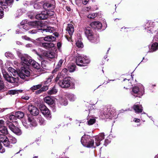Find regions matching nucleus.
Segmentation results:
<instances>
[{"label":"nucleus","instance_id":"1","mask_svg":"<svg viewBox=\"0 0 158 158\" xmlns=\"http://www.w3.org/2000/svg\"><path fill=\"white\" fill-rule=\"evenodd\" d=\"M104 134L103 133L99 134L95 137V141L90 136L84 135L81 138V142L85 147L87 148L93 147L95 148L99 146L101 141L104 138Z\"/></svg>","mask_w":158,"mask_h":158},{"label":"nucleus","instance_id":"2","mask_svg":"<svg viewBox=\"0 0 158 158\" xmlns=\"http://www.w3.org/2000/svg\"><path fill=\"white\" fill-rule=\"evenodd\" d=\"M8 138L3 135H0V152L2 153L5 152V149L3 148L1 144L2 143L4 146L8 148H11L12 144L15 143L17 141L16 139L14 137L9 134Z\"/></svg>","mask_w":158,"mask_h":158},{"label":"nucleus","instance_id":"3","mask_svg":"<svg viewBox=\"0 0 158 158\" xmlns=\"http://www.w3.org/2000/svg\"><path fill=\"white\" fill-rule=\"evenodd\" d=\"M32 26L35 27L39 28L41 27L40 29L39 30H41V32L43 33L44 32L52 33L54 30V28L50 27H48L46 28L43 27V24L40 21H36L35 22H31L30 24H25L23 26L20 27V29L21 30H23L24 31H25L28 30L31 27V26Z\"/></svg>","mask_w":158,"mask_h":158},{"label":"nucleus","instance_id":"4","mask_svg":"<svg viewBox=\"0 0 158 158\" xmlns=\"http://www.w3.org/2000/svg\"><path fill=\"white\" fill-rule=\"evenodd\" d=\"M8 71L15 76V77L11 76L4 70H2L3 76L5 80L10 83H18L19 80V74L17 71L12 67L8 68Z\"/></svg>","mask_w":158,"mask_h":158},{"label":"nucleus","instance_id":"5","mask_svg":"<svg viewBox=\"0 0 158 158\" xmlns=\"http://www.w3.org/2000/svg\"><path fill=\"white\" fill-rule=\"evenodd\" d=\"M22 123L23 126L26 128L35 127L37 125V122L31 116L28 117L27 120H23Z\"/></svg>","mask_w":158,"mask_h":158},{"label":"nucleus","instance_id":"6","mask_svg":"<svg viewBox=\"0 0 158 158\" xmlns=\"http://www.w3.org/2000/svg\"><path fill=\"white\" fill-rule=\"evenodd\" d=\"M144 92V87L142 85L140 84L138 86H135L133 88L131 94L135 97H140L143 95Z\"/></svg>","mask_w":158,"mask_h":158},{"label":"nucleus","instance_id":"7","mask_svg":"<svg viewBox=\"0 0 158 158\" xmlns=\"http://www.w3.org/2000/svg\"><path fill=\"white\" fill-rule=\"evenodd\" d=\"M90 61V60L86 56L83 57L79 54L76 56V63L77 65L84 66L89 63Z\"/></svg>","mask_w":158,"mask_h":158},{"label":"nucleus","instance_id":"8","mask_svg":"<svg viewBox=\"0 0 158 158\" xmlns=\"http://www.w3.org/2000/svg\"><path fill=\"white\" fill-rule=\"evenodd\" d=\"M18 1L19 0H16ZM13 1V0H0V4L3 7L0 6V19L3 17V8H6L5 6H9L10 7Z\"/></svg>","mask_w":158,"mask_h":158},{"label":"nucleus","instance_id":"9","mask_svg":"<svg viewBox=\"0 0 158 158\" xmlns=\"http://www.w3.org/2000/svg\"><path fill=\"white\" fill-rule=\"evenodd\" d=\"M58 83L59 85L62 88H68L73 85L72 80L70 77L65 78L63 80L60 81Z\"/></svg>","mask_w":158,"mask_h":158},{"label":"nucleus","instance_id":"10","mask_svg":"<svg viewBox=\"0 0 158 158\" xmlns=\"http://www.w3.org/2000/svg\"><path fill=\"white\" fill-rule=\"evenodd\" d=\"M54 12L52 11L45 10L43 11L41 13L38 14L35 16L36 19H46L49 17L53 15Z\"/></svg>","mask_w":158,"mask_h":158},{"label":"nucleus","instance_id":"11","mask_svg":"<svg viewBox=\"0 0 158 158\" xmlns=\"http://www.w3.org/2000/svg\"><path fill=\"white\" fill-rule=\"evenodd\" d=\"M6 125L8 126L10 129L14 133L18 135H20L22 134L21 130L18 127H15L12 123L9 120L6 122Z\"/></svg>","mask_w":158,"mask_h":158},{"label":"nucleus","instance_id":"12","mask_svg":"<svg viewBox=\"0 0 158 158\" xmlns=\"http://www.w3.org/2000/svg\"><path fill=\"white\" fill-rule=\"evenodd\" d=\"M101 111L103 118H111L113 117L114 111L110 109L105 108Z\"/></svg>","mask_w":158,"mask_h":158},{"label":"nucleus","instance_id":"13","mask_svg":"<svg viewBox=\"0 0 158 158\" xmlns=\"http://www.w3.org/2000/svg\"><path fill=\"white\" fill-rule=\"evenodd\" d=\"M21 64L23 66H29L31 64V59L27 54L23 55L21 57Z\"/></svg>","mask_w":158,"mask_h":158},{"label":"nucleus","instance_id":"14","mask_svg":"<svg viewBox=\"0 0 158 158\" xmlns=\"http://www.w3.org/2000/svg\"><path fill=\"white\" fill-rule=\"evenodd\" d=\"M40 110L44 115L48 119L50 118L51 117V114L49 109L44 105H41L40 106Z\"/></svg>","mask_w":158,"mask_h":158},{"label":"nucleus","instance_id":"15","mask_svg":"<svg viewBox=\"0 0 158 158\" xmlns=\"http://www.w3.org/2000/svg\"><path fill=\"white\" fill-rule=\"evenodd\" d=\"M156 32V35L153 40V43L151 47V51H154L158 49V29L155 31Z\"/></svg>","mask_w":158,"mask_h":158},{"label":"nucleus","instance_id":"16","mask_svg":"<svg viewBox=\"0 0 158 158\" xmlns=\"http://www.w3.org/2000/svg\"><path fill=\"white\" fill-rule=\"evenodd\" d=\"M30 75L29 71L24 68H22L21 71L19 74V76L22 79H24L26 77H28Z\"/></svg>","mask_w":158,"mask_h":158},{"label":"nucleus","instance_id":"17","mask_svg":"<svg viewBox=\"0 0 158 158\" xmlns=\"http://www.w3.org/2000/svg\"><path fill=\"white\" fill-rule=\"evenodd\" d=\"M28 110L31 114L33 115H37L39 114V111L35 106L32 105H29Z\"/></svg>","mask_w":158,"mask_h":158},{"label":"nucleus","instance_id":"18","mask_svg":"<svg viewBox=\"0 0 158 158\" xmlns=\"http://www.w3.org/2000/svg\"><path fill=\"white\" fill-rule=\"evenodd\" d=\"M55 37L52 35H48L44 37H40L37 39L38 41H41L44 40L47 41H53L56 40Z\"/></svg>","mask_w":158,"mask_h":158},{"label":"nucleus","instance_id":"19","mask_svg":"<svg viewBox=\"0 0 158 158\" xmlns=\"http://www.w3.org/2000/svg\"><path fill=\"white\" fill-rule=\"evenodd\" d=\"M43 6L45 9L48 8L52 10L55 8V3L53 1L46 2L43 4Z\"/></svg>","mask_w":158,"mask_h":158},{"label":"nucleus","instance_id":"20","mask_svg":"<svg viewBox=\"0 0 158 158\" xmlns=\"http://www.w3.org/2000/svg\"><path fill=\"white\" fill-rule=\"evenodd\" d=\"M91 26L95 29H100L102 27V25L101 23L98 21L93 22L90 23Z\"/></svg>","mask_w":158,"mask_h":158},{"label":"nucleus","instance_id":"21","mask_svg":"<svg viewBox=\"0 0 158 158\" xmlns=\"http://www.w3.org/2000/svg\"><path fill=\"white\" fill-rule=\"evenodd\" d=\"M66 30L67 31L66 33L69 34L70 36L69 38H70L74 31V27L73 25L71 24H69L66 29Z\"/></svg>","mask_w":158,"mask_h":158},{"label":"nucleus","instance_id":"22","mask_svg":"<svg viewBox=\"0 0 158 158\" xmlns=\"http://www.w3.org/2000/svg\"><path fill=\"white\" fill-rule=\"evenodd\" d=\"M4 121L2 120H0V131L2 133L5 134H8V131L6 127L2 125L3 124Z\"/></svg>","mask_w":158,"mask_h":158},{"label":"nucleus","instance_id":"23","mask_svg":"<svg viewBox=\"0 0 158 158\" xmlns=\"http://www.w3.org/2000/svg\"><path fill=\"white\" fill-rule=\"evenodd\" d=\"M85 33L86 36L88 39H89L90 40L91 39L90 35L93 33L91 30V28L89 27H86L85 29Z\"/></svg>","mask_w":158,"mask_h":158},{"label":"nucleus","instance_id":"24","mask_svg":"<svg viewBox=\"0 0 158 158\" xmlns=\"http://www.w3.org/2000/svg\"><path fill=\"white\" fill-rule=\"evenodd\" d=\"M133 107L135 112L139 113L142 112L143 109L142 106L137 103L135 104Z\"/></svg>","mask_w":158,"mask_h":158},{"label":"nucleus","instance_id":"25","mask_svg":"<svg viewBox=\"0 0 158 158\" xmlns=\"http://www.w3.org/2000/svg\"><path fill=\"white\" fill-rule=\"evenodd\" d=\"M91 36V39L92 40H90L89 39H88L91 42L95 43L97 42L99 40V37L96 34H93L92 35H90Z\"/></svg>","mask_w":158,"mask_h":158},{"label":"nucleus","instance_id":"26","mask_svg":"<svg viewBox=\"0 0 158 158\" xmlns=\"http://www.w3.org/2000/svg\"><path fill=\"white\" fill-rule=\"evenodd\" d=\"M44 101L48 105H52L54 103V101L49 96L44 98Z\"/></svg>","mask_w":158,"mask_h":158},{"label":"nucleus","instance_id":"27","mask_svg":"<svg viewBox=\"0 0 158 158\" xmlns=\"http://www.w3.org/2000/svg\"><path fill=\"white\" fill-rule=\"evenodd\" d=\"M31 64L30 65H31L34 68L37 69H39L40 68V65L35 60H31Z\"/></svg>","mask_w":158,"mask_h":158},{"label":"nucleus","instance_id":"28","mask_svg":"<svg viewBox=\"0 0 158 158\" xmlns=\"http://www.w3.org/2000/svg\"><path fill=\"white\" fill-rule=\"evenodd\" d=\"M37 119L40 125H44L45 124L46 122L45 120L41 116H38Z\"/></svg>","mask_w":158,"mask_h":158},{"label":"nucleus","instance_id":"29","mask_svg":"<svg viewBox=\"0 0 158 158\" xmlns=\"http://www.w3.org/2000/svg\"><path fill=\"white\" fill-rule=\"evenodd\" d=\"M57 92V90L55 87H54L49 90L48 92L49 95H52L56 94Z\"/></svg>","mask_w":158,"mask_h":158},{"label":"nucleus","instance_id":"30","mask_svg":"<svg viewBox=\"0 0 158 158\" xmlns=\"http://www.w3.org/2000/svg\"><path fill=\"white\" fill-rule=\"evenodd\" d=\"M56 54L52 52H48L46 54V56L49 58H53L56 56Z\"/></svg>","mask_w":158,"mask_h":158},{"label":"nucleus","instance_id":"31","mask_svg":"<svg viewBox=\"0 0 158 158\" xmlns=\"http://www.w3.org/2000/svg\"><path fill=\"white\" fill-rule=\"evenodd\" d=\"M42 46L45 48L53 47L54 46V44L51 43H42Z\"/></svg>","mask_w":158,"mask_h":158},{"label":"nucleus","instance_id":"32","mask_svg":"<svg viewBox=\"0 0 158 158\" xmlns=\"http://www.w3.org/2000/svg\"><path fill=\"white\" fill-rule=\"evenodd\" d=\"M15 115L17 118H22L24 116V114L22 112L18 111L16 112Z\"/></svg>","mask_w":158,"mask_h":158},{"label":"nucleus","instance_id":"33","mask_svg":"<svg viewBox=\"0 0 158 158\" xmlns=\"http://www.w3.org/2000/svg\"><path fill=\"white\" fill-rule=\"evenodd\" d=\"M5 87L3 82L0 80V92H3L5 90Z\"/></svg>","mask_w":158,"mask_h":158},{"label":"nucleus","instance_id":"34","mask_svg":"<svg viewBox=\"0 0 158 158\" xmlns=\"http://www.w3.org/2000/svg\"><path fill=\"white\" fill-rule=\"evenodd\" d=\"M41 86L42 85L41 84L33 85L30 88V89L31 90L34 91L35 90H36L40 88Z\"/></svg>","mask_w":158,"mask_h":158},{"label":"nucleus","instance_id":"35","mask_svg":"<svg viewBox=\"0 0 158 158\" xmlns=\"http://www.w3.org/2000/svg\"><path fill=\"white\" fill-rule=\"evenodd\" d=\"M154 23H152L151 21H148L146 24V27L145 28V29H147V28H149L151 27H152L154 26Z\"/></svg>","mask_w":158,"mask_h":158},{"label":"nucleus","instance_id":"36","mask_svg":"<svg viewBox=\"0 0 158 158\" xmlns=\"http://www.w3.org/2000/svg\"><path fill=\"white\" fill-rule=\"evenodd\" d=\"M89 118V117L88 118L89 120L88 121V124L89 125H92L95 123L96 120L94 118L92 117L90 118Z\"/></svg>","mask_w":158,"mask_h":158},{"label":"nucleus","instance_id":"37","mask_svg":"<svg viewBox=\"0 0 158 158\" xmlns=\"http://www.w3.org/2000/svg\"><path fill=\"white\" fill-rule=\"evenodd\" d=\"M76 66L75 64L70 65L68 67V70L70 72H73L75 70Z\"/></svg>","mask_w":158,"mask_h":158},{"label":"nucleus","instance_id":"38","mask_svg":"<svg viewBox=\"0 0 158 158\" xmlns=\"http://www.w3.org/2000/svg\"><path fill=\"white\" fill-rule=\"evenodd\" d=\"M7 116L8 118V119L13 122L15 121L17 118L16 115H8Z\"/></svg>","mask_w":158,"mask_h":158},{"label":"nucleus","instance_id":"39","mask_svg":"<svg viewBox=\"0 0 158 158\" xmlns=\"http://www.w3.org/2000/svg\"><path fill=\"white\" fill-rule=\"evenodd\" d=\"M68 97L69 99L71 101H74L76 98L75 96L72 94H68Z\"/></svg>","mask_w":158,"mask_h":158},{"label":"nucleus","instance_id":"40","mask_svg":"<svg viewBox=\"0 0 158 158\" xmlns=\"http://www.w3.org/2000/svg\"><path fill=\"white\" fill-rule=\"evenodd\" d=\"M76 46L78 48H83V45L82 42L81 40H78L76 42Z\"/></svg>","mask_w":158,"mask_h":158},{"label":"nucleus","instance_id":"41","mask_svg":"<svg viewBox=\"0 0 158 158\" xmlns=\"http://www.w3.org/2000/svg\"><path fill=\"white\" fill-rule=\"evenodd\" d=\"M60 103L62 105L66 106L68 104V101L65 98H61L60 100Z\"/></svg>","mask_w":158,"mask_h":158},{"label":"nucleus","instance_id":"42","mask_svg":"<svg viewBox=\"0 0 158 158\" xmlns=\"http://www.w3.org/2000/svg\"><path fill=\"white\" fill-rule=\"evenodd\" d=\"M5 55V56L7 58H12L13 57V54L9 52H6Z\"/></svg>","mask_w":158,"mask_h":158},{"label":"nucleus","instance_id":"43","mask_svg":"<svg viewBox=\"0 0 158 158\" xmlns=\"http://www.w3.org/2000/svg\"><path fill=\"white\" fill-rule=\"evenodd\" d=\"M64 60L62 59L58 61L56 66V67L59 68H60L61 67L62 63L64 62Z\"/></svg>","mask_w":158,"mask_h":158},{"label":"nucleus","instance_id":"44","mask_svg":"<svg viewBox=\"0 0 158 158\" xmlns=\"http://www.w3.org/2000/svg\"><path fill=\"white\" fill-rule=\"evenodd\" d=\"M9 93L10 94L15 95L18 94V91L17 90H11L9 91Z\"/></svg>","mask_w":158,"mask_h":158},{"label":"nucleus","instance_id":"45","mask_svg":"<svg viewBox=\"0 0 158 158\" xmlns=\"http://www.w3.org/2000/svg\"><path fill=\"white\" fill-rule=\"evenodd\" d=\"M41 7V5L39 3H36L34 5V7L36 9H40Z\"/></svg>","mask_w":158,"mask_h":158},{"label":"nucleus","instance_id":"46","mask_svg":"<svg viewBox=\"0 0 158 158\" xmlns=\"http://www.w3.org/2000/svg\"><path fill=\"white\" fill-rule=\"evenodd\" d=\"M97 16V14L95 13L89 14L87 16V17L89 19H93L95 17Z\"/></svg>","mask_w":158,"mask_h":158},{"label":"nucleus","instance_id":"47","mask_svg":"<svg viewBox=\"0 0 158 158\" xmlns=\"http://www.w3.org/2000/svg\"><path fill=\"white\" fill-rule=\"evenodd\" d=\"M53 78V76H50V77L48 78L47 80L45 81V84H49L51 81L52 79Z\"/></svg>","mask_w":158,"mask_h":158},{"label":"nucleus","instance_id":"48","mask_svg":"<svg viewBox=\"0 0 158 158\" xmlns=\"http://www.w3.org/2000/svg\"><path fill=\"white\" fill-rule=\"evenodd\" d=\"M24 32V31L23 30H21L20 29V27H19V29H17L16 31V34H21L23 33Z\"/></svg>","mask_w":158,"mask_h":158},{"label":"nucleus","instance_id":"49","mask_svg":"<svg viewBox=\"0 0 158 158\" xmlns=\"http://www.w3.org/2000/svg\"><path fill=\"white\" fill-rule=\"evenodd\" d=\"M42 91L43 92L44 91H46L48 89V86L47 85L44 86L41 88Z\"/></svg>","mask_w":158,"mask_h":158},{"label":"nucleus","instance_id":"50","mask_svg":"<svg viewBox=\"0 0 158 158\" xmlns=\"http://www.w3.org/2000/svg\"><path fill=\"white\" fill-rule=\"evenodd\" d=\"M27 21L26 20H23L21 23H20V27H21V26H23L25 24H27Z\"/></svg>","mask_w":158,"mask_h":158},{"label":"nucleus","instance_id":"51","mask_svg":"<svg viewBox=\"0 0 158 158\" xmlns=\"http://www.w3.org/2000/svg\"><path fill=\"white\" fill-rule=\"evenodd\" d=\"M21 98L22 99L25 100H27L29 98V97L27 95H25L22 96Z\"/></svg>","mask_w":158,"mask_h":158},{"label":"nucleus","instance_id":"52","mask_svg":"<svg viewBox=\"0 0 158 158\" xmlns=\"http://www.w3.org/2000/svg\"><path fill=\"white\" fill-rule=\"evenodd\" d=\"M110 140H109L107 139H106L105 140L104 145L105 146H106L109 143H110Z\"/></svg>","mask_w":158,"mask_h":158},{"label":"nucleus","instance_id":"53","mask_svg":"<svg viewBox=\"0 0 158 158\" xmlns=\"http://www.w3.org/2000/svg\"><path fill=\"white\" fill-rule=\"evenodd\" d=\"M37 31L36 30L34 29L32 30L29 31H28L29 33L33 34L37 33Z\"/></svg>","mask_w":158,"mask_h":158},{"label":"nucleus","instance_id":"54","mask_svg":"<svg viewBox=\"0 0 158 158\" xmlns=\"http://www.w3.org/2000/svg\"><path fill=\"white\" fill-rule=\"evenodd\" d=\"M22 38L26 40H29L30 39V38L27 37V36L25 35L22 37Z\"/></svg>","mask_w":158,"mask_h":158},{"label":"nucleus","instance_id":"55","mask_svg":"<svg viewBox=\"0 0 158 158\" xmlns=\"http://www.w3.org/2000/svg\"><path fill=\"white\" fill-rule=\"evenodd\" d=\"M60 78H61L60 75L58 74L56 77L55 79V81L56 82H57Z\"/></svg>","mask_w":158,"mask_h":158},{"label":"nucleus","instance_id":"56","mask_svg":"<svg viewBox=\"0 0 158 158\" xmlns=\"http://www.w3.org/2000/svg\"><path fill=\"white\" fill-rule=\"evenodd\" d=\"M43 92L42 91V89H40L38 90H37L36 92H35V93L36 94H40L41 93Z\"/></svg>","mask_w":158,"mask_h":158},{"label":"nucleus","instance_id":"57","mask_svg":"<svg viewBox=\"0 0 158 158\" xmlns=\"http://www.w3.org/2000/svg\"><path fill=\"white\" fill-rule=\"evenodd\" d=\"M59 68H57V67H56V68L54 69L53 71L52 72V73H55L57 71Z\"/></svg>","mask_w":158,"mask_h":158},{"label":"nucleus","instance_id":"58","mask_svg":"<svg viewBox=\"0 0 158 158\" xmlns=\"http://www.w3.org/2000/svg\"><path fill=\"white\" fill-rule=\"evenodd\" d=\"M133 121L135 123H139L140 121V120L138 118H135Z\"/></svg>","mask_w":158,"mask_h":158},{"label":"nucleus","instance_id":"59","mask_svg":"<svg viewBox=\"0 0 158 158\" xmlns=\"http://www.w3.org/2000/svg\"><path fill=\"white\" fill-rule=\"evenodd\" d=\"M91 9V7L90 6L87 7L85 8V10H87V11H89V10H90Z\"/></svg>","mask_w":158,"mask_h":158},{"label":"nucleus","instance_id":"60","mask_svg":"<svg viewBox=\"0 0 158 158\" xmlns=\"http://www.w3.org/2000/svg\"><path fill=\"white\" fill-rule=\"evenodd\" d=\"M89 0H83V4H86L89 1Z\"/></svg>","mask_w":158,"mask_h":158},{"label":"nucleus","instance_id":"61","mask_svg":"<svg viewBox=\"0 0 158 158\" xmlns=\"http://www.w3.org/2000/svg\"><path fill=\"white\" fill-rule=\"evenodd\" d=\"M32 46V45L31 44H28L26 45V47L27 48L31 47Z\"/></svg>","mask_w":158,"mask_h":158},{"label":"nucleus","instance_id":"62","mask_svg":"<svg viewBox=\"0 0 158 158\" xmlns=\"http://www.w3.org/2000/svg\"><path fill=\"white\" fill-rule=\"evenodd\" d=\"M57 46L59 48L61 47V44L60 42H58V43L57 44Z\"/></svg>","mask_w":158,"mask_h":158},{"label":"nucleus","instance_id":"63","mask_svg":"<svg viewBox=\"0 0 158 158\" xmlns=\"http://www.w3.org/2000/svg\"><path fill=\"white\" fill-rule=\"evenodd\" d=\"M148 30L150 32H153V31H154L155 30L153 29V28H149V29Z\"/></svg>","mask_w":158,"mask_h":158},{"label":"nucleus","instance_id":"64","mask_svg":"<svg viewBox=\"0 0 158 158\" xmlns=\"http://www.w3.org/2000/svg\"><path fill=\"white\" fill-rule=\"evenodd\" d=\"M68 71V70L66 69H63L62 71L65 73H66Z\"/></svg>","mask_w":158,"mask_h":158}]
</instances>
